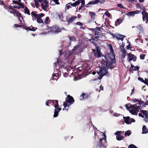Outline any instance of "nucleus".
Wrapping results in <instances>:
<instances>
[{
    "label": "nucleus",
    "instance_id": "nucleus-1",
    "mask_svg": "<svg viewBox=\"0 0 148 148\" xmlns=\"http://www.w3.org/2000/svg\"><path fill=\"white\" fill-rule=\"evenodd\" d=\"M110 53L107 56H104V58L106 60L105 61L103 59L101 62V65H99L100 71H97V74L99 75L97 77L99 79H101L103 77L108 73L107 70L109 69L112 68V64L116 62L115 55L114 50L111 45H110Z\"/></svg>",
    "mask_w": 148,
    "mask_h": 148
},
{
    "label": "nucleus",
    "instance_id": "nucleus-2",
    "mask_svg": "<svg viewBox=\"0 0 148 148\" xmlns=\"http://www.w3.org/2000/svg\"><path fill=\"white\" fill-rule=\"evenodd\" d=\"M62 64H63V62L62 61H59L57 59L56 63H55L54 65V72L52 75V80L56 81L59 78L61 72H60L61 68H59V67L62 66Z\"/></svg>",
    "mask_w": 148,
    "mask_h": 148
},
{
    "label": "nucleus",
    "instance_id": "nucleus-3",
    "mask_svg": "<svg viewBox=\"0 0 148 148\" xmlns=\"http://www.w3.org/2000/svg\"><path fill=\"white\" fill-rule=\"evenodd\" d=\"M47 106H50L51 105L54 106L55 108V111L53 116L55 117L58 116L59 112L61 110V109L58 107V101L55 100L53 101L49 100L47 101L46 102Z\"/></svg>",
    "mask_w": 148,
    "mask_h": 148
},
{
    "label": "nucleus",
    "instance_id": "nucleus-4",
    "mask_svg": "<svg viewBox=\"0 0 148 148\" xmlns=\"http://www.w3.org/2000/svg\"><path fill=\"white\" fill-rule=\"evenodd\" d=\"M125 107L132 114L137 115L138 113L140 110V106H137L136 104L131 105L129 104L125 105Z\"/></svg>",
    "mask_w": 148,
    "mask_h": 148
},
{
    "label": "nucleus",
    "instance_id": "nucleus-5",
    "mask_svg": "<svg viewBox=\"0 0 148 148\" xmlns=\"http://www.w3.org/2000/svg\"><path fill=\"white\" fill-rule=\"evenodd\" d=\"M74 101V99L73 97L69 95L66 98L65 102H64L63 106H64V108L62 109L64 111L66 110L67 111L68 108H66V107H69Z\"/></svg>",
    "mask_w": 148,
    "mask_h": 148
},
{
    "label": "nucleus",
    "instance_id": "nucleus-6",
    "mask_svg": "<svg viewBox=\"0 0 148 148\" xmlns=\"http://www.w3.org/2000/svg\"><path fill=\"white\" fill-rule=\"evenodd\" d=\"M47 31L46 32L41 33V34L46 35L51 33L52 34H58L61 31V29L58 27H53L47 28Z\"/></svg>",
    "mask_w": 148,
    "mask_h": 148
},
{
    "label": "nucleus",
    "instance_id": "nucleus-7",
    "mask_svg": "<svg viewBox=\"0 0 148 148\" xmlns=\"http://www.w3.org/2000/svg\"><path fill=\"white\" fill-rule=\"evenodd\" d=\"M102 134V135L103 137L102 139H101L97 144V146L99 147L100 148H106V147H104V145H105V143L106 142V134L105 133L101 132Z\"/></svg>",
    "mask_w": 148,
    "mask_h": 148
},
{
    "label": "nucleus",
    "instance_id": "nucleus-8",
    "mask_svg": "<svg viewBox=\"0 0 148 148\" xmlns=\"http://www.w3.org/2000/svg\"><path fill=\"white\" fill-rule=\"evenodd\" d=\"M140 113H139L138 116H141L144 118V121L146 122H148V113L147 111L141 110H140Z\"/></svg>",
    "mask_w": 148,
    "mask_h": 148
},
{
    "label": "nucleus",
    "instance_id": "nucleus-9",
    "mask_svg": "<svg viewBox=\"0 0 148 148\" xmlns=\"http://www.w3.org/2000/svg\"><path fill=\"white\" fill-rule=\"evenodd\" d=\"M40 6L43 10L45 11H47V8L49 6V1L47 0H44L42 2H41Z\"/></svg>",
    "mask_w": 148,
    "mask_h": 148
},
{
    "label": "nucleus",
    "instance_id": "nucleus-10",
    "mask_svg": "<svg viewBox=\"0 0 148 148\" xmlns=\"http://www.w3.org/2000/svg\"><path fill=\"white\" fill-rule=\"evenodd\" d=\"M79 46L76 45L74 47L73 49L72 50V52H70L68 53H65V56H67V58L69 57V54L73 53H75L74 54H76L79 51Z\"/></svg>",
    "mask_w": 148,
    "mask_h": 148
},
{
    "label": "nucleus",
    "instance_id": "nucleus-11",
    "mask_svg": "<svg viewBox=\"0 0 148 148\" xmlns=\"http://www.w3.org/2000/svg\"><path fill=\"white\" fill-rule=\"evenodd\" d=\"M60 68V72H62V73H63V75L65 77H66L68 76V74L66 73L67 71V68H66V66L65 64L63 63V64H62V66L59 67V68Z\"/></svg>",
    "mask_w": 148,
    "mask_h": 148
},
{
    "label": "nucleus",
    "instance_id": "nucleus-12",
    "mask_svg": "<svg viewBox=\"0 0 148 148\" xmlns=\"http://www.w3.org/2000/svg\"><path fill=\"white\" fill-rule=\"evenodd\" d=\"M123 118L124 119L125 122L127 124H129L132 122H135V120L133 118H131L129 116L126 117H124Z\"/></svg>",
    "mask_w": 148,
    "mask_h": 148
},
{
    "label": "nucleus",
    "instance_id": "nucleus-13",
    "mask_svg": "<svg viewBox=\"0 0 148 148\" xmlns=\"http://www.w3.org/2000/svg\"><path fill=\"white\" fill-rule=\"evenodd\" d=\"M77 70H75V68H74L73 67L71 68V69H73L74 70V72L72 73L74 74V73H75V75L76 77L77 76H79V75H81V70L82 69L81 67H77Z\"/></svg>",
    "mask_w": 148,
    "mask_h": 148
},
{
    "label": "nucleus",
    "instance_id": "nucleus-14",
    "mask_svg": "<svg viewBox=\"0 0 148 148\" xmlns=\"http://www.w3.org/2000/svg\"><path fill=\"white\" fill-rule=\"evenodd\" d=\"M127 60L129 62L132 60L135 61L136 60V57L134 55L131 54H127Z\"/></svg>",
    "mask_w": 148,
    "mask_h": 148
},
{
    "label": "nucleus",
    "instance_id": "nucleus-15",
    "mask_svg": "<svg viewBox=\"0 0 148 148\" xmlns=\"http://www.w3.org/2000/svg\"><path fill=\"white\" fill-rule=\"evenodd\" d=\"M97 50L93 51L95 56L98 57H101V52L100 51V48L99 47H96Z\"/></svg>",
    "mask_w": 148,
    "mask_h": 148
},
{
    "label": "nucleus",
    "instance_id": "nucleus-16",
    "mask_svg": "<svg viewBox=\"0 0 148 148\" xmlns=\"http://www.w3.org/2000/svg\"><path fill=\"white\" fill-rule=\"evenodd\" d=\"M142 14L143 15V21H146V23H148V14L145 11L142 12Z\"/></svg>",
    "mask_w": 148,
    "mask_h": 148
},
{
    "label": "nucleus",
    "instance_id": "nucleus-17",
    "mask_svg": "<svg viewBox=\"0 0 148 148\" xmlns=\"http://www.w3.org/2000/svg\"><path fill=\"white\" fill-rule=\"evenodd\" d=\"M100 0H95L92 1H90L87 4L85 5V6L86 7H88L91 6V5H94L98 3L99 2Z\"/></svg>",
    "mask_w": 148,
    "mask_h": 148
},
{
    "label": "nucleus",
    "instance_id": "nucleus-18",
    "mask_svg": "<svg viewBox=\"0 0 148 148\" xmlns=\"http://www.w3.org/2000/svg\"><path fill=\"white\" fill-rule=\"evenodd\" d=\"M140 12V11L138 10H136L128 12L127 15L129 16H134L136 14H138Z\"/></svg>",
    "mask_w": 148,
    "mask_h": 148
},
{
    "label": "nucleus",
    "instance_id": "nucleus-19",
    "mask_svg": "<svg viewBox=\"0 0 148 148\" xmlns=\"http://www.w3.org/2000/svg\"><path fill=\"white\" fill-rule=\"evenodd\" d=\"M23 28L27 30L31 31H34L36 30L37 28L35 27H33L32 26H31L30 27H28L27 26H25L23 27Z\"/></svg>",
    "mask_w": 148,
    "mask_h": 148
},
{
    "label": "nucleus",
    "instance_id": "nucleus-20",
    "mask_svg": "<svg viewBox=\"0 0 148 148\" xmlns=\"http://www.w3.org/2000/svg\"><path fill=\"white\" fill-rule=\"evenodd\" d=\"M115 37L118 40H121V41H123L124 38L125 37V36L121 35V34L116 35Z\"/></svg>",
    "mask_w": 148,
    "mask_h": 148
},
{
    "label": "nucleus",
    "instance_id": "nucleus-21",
    "mask_svg": "<svg viewBox=\"0 0 148 148\" xmlns=\"http://www.w3.org/2000/svg\"><path fill=\"white\" fill-rule=\"evenodd\" d=\"M4 8L8 12H9L10 10L13 9V7L12 5H9L8 4L6 5H4Z\"/></svg>",
    "mask_w": 148,
    "mask_h": 148
},
{
    "label": "nucleus",
    "instance_id": "nucleus-22",
    "mask_svg": "<svg viewBox=\"0 0 148 148\" xmlns=\"http://www.w3.org/2000/svg\"><path fill=\"white\" fill-rule=\"evenodd\" d=\"M77 18V16H73L70 17L68 20V22L69 24L70 23H72Z\"/></svg>",
    "mask_w": 148,
    "mask_h": 148
},
{
    "label": "nucleus",
    "instance_id": "nucleus-23",
    "mask_svg": "<svg viewBox=\"0 0 148 148\" xmlns=\"http://www.w3.org/2000/svg\"><path fill=\"white\" fill-rule=\"evenodd\" d=\"M148 133V130H147L146 127V126L144 125L142 128L143 134H145Z\"/></svg>",
    "mask_w": 148,
    "mask_h": 148
},
{
    "label": "nucleus",
    "instance_id": "nucleus-24",
    "mask_svg": "<svg viewBox=\"0 0 148 148\" xmlns=\"http://www.w3.org/2000/svg\"><path fill=\"white\" fill-rule=\"evenodd\" d=\"M122 20L120 18L117 19L115 22V25L116 26H117L120 24L122 23Z\"/></svg>",
    "mask_w": 148,
    "mask_h": 148
},
{
    "label": "nucleus",
    "instance_id": "nucleus-25",
    "mask_svg": "<svg viewBox=\"0 0 148 148\" xmlns=\"http://www.w3.org/2000/svg\"><path fill=\"white\" fill-rule=\"evenodd\" d=\"M80 3V1H79L78 0V1H77L74 3H71V5L72 6L75 7L77 5H79Z\"/></svg>",
    "mask_w": 148,
    "mask_h": 148
},
{
    "label": "nucleus",
    "instance_id": "nucleus-26",
    "mask_svg": "<svg viewBox=\"0 0 148 148\" xmlns=\"http://www.w3.org/2000/svg\"><path fill=\"white\" fill-rule=\"evenodd\" d=\"M89 13L92 19L94 18L95 16V12L90 11L89 12Z\"/></svg>",
    "mask_w": 148,
    "mask_h": 148
},
{
    "label": "nucleus",
    "instance_id": "nucleus-27",
    "mask_svg": "<svg viewBox=\"0 0 148 148\" xmlns=\"http://www.w3.org/2000/svg\"><path fill=\"white\" fill-rule=\"evenodd\" d=\"M124 137L121 135H117L116 136V138L117 140H122L124 138Z\"/></svg>",
    "mask_w": 148,
    "mask_h": 148
},
{
    "label": "nucleus",
    "instance_id": "nucleus-28",
    "mask_svg": "<svg viewBox=\"0 0 148 148\" xmlns=\"http://www.w3.org/2000/svg\"><path fill=\"white\" fill-rule=\"evenodd\" d=\"M16 16L19 18V19H20V18H23V17L22 15H21V13H20L19 12L16 11Z\"/></svg>",
    "mask_w": 148,
    "mask_h": 148
},
{
    "label": "nucleus",
    "instance_id": "nucleus-29",
    "mask_svg": "<svg viewBox=\"0 0 148 148\" xmlns=\"http://www.w3.org/2000/svg\"><path fill=\"white\" fill-rule=\"evenodd\" d=\"M24 11H25V14H27L28 15H30V13L27 7H26L24 9Z\"/></svg>",
    "mask_w": 148,
    "mask_h": 148
},
{
    "label": "nucleus",
    "instance_id": "nucleus-30",
    "mask_svg": "<svg viewBox=\"0 0 148 148\" xmlns=\"http://www.w3.org/2000/svg\"><path fill=\"white\" fill-rule=\"evenodd\" d=\"M87 96L85 95L83 93L82 94V95H81L80 97V100H82L84 98H87Z\"/></svg>",
    "mask_w": 148,
    "mask_h": 148
},
{
    "label": "nucleus",
    "instance_id": "nucleus-31",
    "mask_svg": "<svg viewBox=\"0 0 148 148\" xmlns=\"http://www.w3.org/2000/svg\"><path fill=\"white\" fill-rule=\"evenodd\" d=\"M131 131L129 130L126 131L125 132V136H129L131 135Z\"/></svg>",
    "mask_w": 148,
    "mask_h": 148
},
{
    "label": "nucleus",
    "instance_id": "nucleus-32",
    "mask_svg": "<svg viewBox=\"0 0 148 148\" xmlns=\"http://www.w3.org/2000/svg\"><path fill=\"white\" fill-rule=\"evenodd\" d=\"M11 10V11H9V12L10 13H11V14H13L14 15V16H15V14L16 13V12L17 11V10H15V9H14V8H13V10Z\"/></svg>",
    "mask_w": 148,
    "mask_h": 148
},
{
    "label": "nucleus",
    "instance_id": "nucleus-33",
    "mask_svg": "<svg viewBox=\"0 0 148 148\" xmlns=\"http://www.w3.org/2000/svg\"><path fill=\"white\" fill-rule=\"evenodd\" d=\"M124 133V132H122V131H118L115 133L114 134L115 135L117 136V135H120V134H123Z\"/></svg>",
    "mask_w": 148,
    "mask_h": 148
},
{
    "label": "nucleus",
    "instance_id": "nucleus-34",
    "mask_svg": "<svg viewBox=\"0 0 148 148\" xmlns=\"http://www.w3.org/2000/svg\"><path fill=\"white\" fill-rule=\"evenodd\" d=\"M70 40L75 41L76 40V39L74 36L71 37L70 36H69V37Z\"/></svg>",
    "mask_w": 148,
    "mask_h": 148
},
{
    "label": "nucleus",
    "instance_id": "nucleus-35",
    "mask_svg": "<svg viewBox=\"0 0 148 148\" xmlns=\"http://www.w3.org/2000/svg\"><path fill=\"white\" fill-rule=\"evenodd\" d=\"M44 15L45 14L42 13L38 14V18H40L41 17H43Z\"/></svg>",
    "mask_w": 148,
    "mask_h": 148
},
{
    "label": "nucleus",
    "instance_id": "nucleus-36",
    "mask_svg": "<svg viewBox=\"0 0 148 148\" xmlns=\"http://www.w3.org/2000/svg\"><path fill=\"white\" fill-rule=\"evenodd\" d=\"M92 41L91 39H90L89 40V41L92 42V43L94 44V45L96 47H98V46H97V44L95 41V40L93 39H92Z\"/></svg>",
    "mask_w": 148,
    "mask_h": 148
},
{
    "label": "nucleus",
    "instance_id": "nucleus-37",
    "mask_svg": "<svg viewBox=\"0 0 148 148\" xmlns=\"http://www.w3.org/2000/svg\"><path fill=\"white\" fill-rule=\"evenodd\" d=\"M137 28L139 29L141 32L143 31V27L141 25H139L137 27Z\"/></svg>",
    "mask_w": 148,
    "mask_h": 148
},
{
    "label": "nucleus",
    "instance_id": "nucleus-38",
    "mask_svg": "<svg viewBox=\"0 0 148 148\" xmlns=\"http://www.w3.org/2000/svg\"><path fill=\"white\" fill-rule=\"evenodd\" d=\"M31 15L33 16L35 18H37V14L35 13L34 12L32 11L31 12Z\"/></svg>",
    "mask_w": 148,
    "mask_h": 148
},
{
    "label": "nucleus",
    "instance_id": "nucleus-39",
    "mask_svg": "<svg viewBox=\"0 0 148 148\" xmlns=\"http://www.w3.org/2000/svg\"><path fill=\"white\" fill-rule=\"evenodd\" d=\"M128 148H137L134 145L131 144L129 145Z\"/></svg>",
    "mask_w": 148,
    "mask_h": 148
},
{
    "label": "nucleus",
    "instance_id": "nucleus-40",
    "mask_svg": "<svg viewBox=\"0 0 148 148\" xmlns=\"http://www.w3.org/2000/svg\"><path fill=\"white\" fill-rule=\"evenodd\" d=\"M138 104L140 105L143 104L144 103V102L140 100H139L138 99Z\"/></svg>",
    "mask_w": 148,
    "mask_h": 148
},
{
    "label": "nucleus",
    "instance_id": "nucleus-41",
    "mask_svg": "<svg viewBox=\"0 0 148 148\" xmlns=\"http://www.w3.org/2000/svg\"><path fill=\"white\" fill-rule=\"evenodd\" d=\"M117 6L121 8L125 9V8L122 5L121 3H119L117 4Z\"/></svg>",
    "mask_w": 148,
    "mask_h": 148
},
{
    "label": "nucleus",
    "instance_id": "nucleus-42",
    "mask_svg": "<svg viewBox=\"0 0 148 148\" xmlns=\"http://www.w3.org/2000/svg\"><path fill=\"white\" fill-rule=\"evenodd\" d=\"M121 51L122 54H126L127 53V51L124 49H121Z\"/></svg>",
    "mask_w": 148,
    "mask_h": 148
},
{
    "label": "nucleus",
    "instance_id": "nucleus-43",
    "mask_svg": "<svg viewBox=\"0 0 148 148\" xmlns=\"http://www.w3.org/2000/svg\"><path fill=\"white\" fill-rule=\"evenodd\" d=\"M104 15L107 16L108 17H110V14L108 11L106 12L105 13Z\"/></svg>",
    "mask_w": 148,
    "mask_h": 148
},
{
    "label": "nucleus",
    "instance_id": "nucleus-44",
    "mask_svg": "<svg viewBox=\"0 0 148 148\" xmlns=\"http://www.w3.org/2000/svg\"><path fill=\"white\" fill-rule=\"evenodd\" d=\"M71 3H68L66 5V8L67 9H69V8H71Z\"/></svg>",
    "mask_w": 148,
    "mask_h": 148
},
{
    "label": "nucleus",
    "instance_id": "nucleus-45",
    "mask_svg": "<svg viewBox=\"0 0 148 148\" xmlns=\"http://www.w3.org/2000/svg\"><path fill=\"white\" fill-rule=\"evenodd\" d=\"M38 22L39 23H42L44 24L43 21L40 18H38Z\"/></svg>",
    "mask_w": 148,
    "mask_h": 148
},
{
    "label": "nucleus",
    "instance_id": "nucleus-46",
    "mask_svg": "<svg viewBox=\"0 0 148 148\" xmlns=\"http://www.w3.org/2000/svg\"><path fill=\"white\" fill-rule=\"evenodd\" d=\"M131 100L132 102L134 103L138 102V99H136L132 98Z\"/></svg>",
    "mask_w": 148,
    "mask_h": 148
},
{
    "label": "nucleus",
    "instance_id": "nucleus-47",
    "mask_svg": "<svg viewBox=\"0 0 148 148\" xmlns=\"http://www.w3.org/2000/svg\"><path fill=\"white\" fill-rule=\"evenodd\" d=\"M49 19V18L48 17H46L45 18V20L44 22L46 24H47L48 23V21Z\"/></svg>",
    "mask_w": 148,
    "mask_h": 148
},
{
    "label": "nucleus",
    "instance_id": "nucleus-48",
    "mask_svg": "<svg viewBox=\"0 0 148 148\" xmlns=\"http://www.w3.org/2000/svg\"><path fill=\"white\" fill-rule=\"evenodd\" d=\"M145 55L144 54H141L140 55V59L142 60H143L145 58Z\"/></svg>",
    "mask_w": 148,
    "mask_h": 148
},
{
    "label": "nucleus",
    "instance_id": "nucleus-49",
    "mask_svg": "<svg viewBox=\"0 0 148 148\" xmlns=\"http://www.w3.org/2000/svg\"><path fill=\"white\" fill-rule=\"evenodd\" d=\"M139 67L138 66H134L133 70L134 71H138L139 70Z\"/></svg>",
    "mask_w": 148,
    "mask_h": 148
},
{
    "label": "nucleus",
    "instance_id": "nucleus-50",
    "mask_svg": "<svg viewBox=\"0 0 148 148\" xmlns=\"http://www.w3.org/2000/svg\"><path fill=\"white\" fill-rule=\"evenodd\" d=\"M136 8H137V9H139V8H140V9H141V8H140V4L139 3H137L136 4Z\"/></svg>",
    "mask_w": 148,
    "mask_h": 148
},
{
    "label": "nucleus",
    "instance_id": "nucleus-51",
    "mask_svg": "<svg viewBox=\"0 0 148 148\" xmlns=\"http://www.w3.org/2000/svg\"><path fill=\"white\" fill-rule=\"evenodd\" d=\"M52 1H54L56 4L59 5L60 4V3L58 2L59 0H52Z\"/></svg>",
    "mask_w": 148,
    "mask_h": 148
},
{
    "label": "nucleus",
    "instance_id": "nucleus-52",
    "mask_svg": "<svg viewBox=\"0 0 148 148\" xmlns=\"http://www.w3.org/2000/svg\"><path fill=\"white\" fill-rule=\"evenodd\" d=\"M18 5L21 6L22 8H24V6L22 3L19 2Z\"/></svg>",
    "mask_w": 148,
    "mask_h": 148
},
{
    "label": "nucleus",
    "instance_id": "nucleus-53",
    "mask_svg": "<svg viewBox=\"0 0 148 148\" xmlns=\"http://www.w3.org/2000/svg\"><path fill=\"white\" fill-rule=\"evenodd\" d=\"M76 24L80 26H81L83 25L82 23L80 22H77L76 23Z\"/></svg>",
    "mask_w": 148,
    "mask_h": 148
},
{
    "label": "nucleus",
    "instance_id": "nucleus-54",
    "mask_svg": "<svg viewBox=\"0 0 148 148\" xmlns=\"http://www.w3.org/2000/svg\"><path fill=\"white\" fill-rule=\"evenodd\" d=\"M14 27H23L21 25H18V24H15L14 25Z\"/></svg>",
    "mask_w": 148,
    "mask_h": 148
},
{
    "label": "nucleus",
    "instance_id": "nucleus-55",
    "mask_svg": "<svg viewBox=\"0 0 148 148\" xmlns=\"http://www.w3.org/2000/svg\"><path fill=\"white\" fill-rule=\"evenodd\" d=\"M85 4L84 0H82L81 1V5H84Z\"/></svg>",
    "mask_w": 148,
    "mask_h": 148
},
{
    "label": "nucleus",
    "instance_id": "nucleus-56",
    "mask_svg": "<svg viewBox=\"0 0 148 148\" xmlns=\"http://www.w3.org/2000/svg\"><path fill=\"white\" fill-rule=\"evenodd\" d=\"M12 2H13V3H15V4H18H18L19 3V2L17 1H12Z\"/></svg>",
    "mask_w": 148,
    "mask_h": 148
},
{
    "label": "nucleus",
    "instance_id": "nucleus-57",
    "mask_svg": "<svg viewBox=\"0 0 148 148\" xmlns=\"http://www.w3.org/2000/svg\"><path fill=\"white\" fill-rule=\"evenodd\" d=\"M100 90H99L98 91L99 92L101 90H103V87L101 85V86H100Z\"/></svg>",
    "mask_w": 148,
    "mask_h": 148
},
{
    "label": "nucleus",
    "instance_id": "nucleus-58",
    "mask_svg": "<svg viewBox=\"0 0 148 148\" xmlns=\"http://www.w3.org/2000/svg\"><path fill=\"white\" fill-rule=\"evenodd\" d=\"M13 8H17V9H20V8H21V7L20 6H14V7H13Z\"/></svg>",
    "mask_w": 148,
    "mask_h": 148
},
{
    "label": "nucleus",
    "instance_id": "nucleus-59",
    "mask_svg": "<svg viewBox=\"0 0 148 148\" xmlns=\"http://www.w3.org/2000/svg\"><path fill=\"white\" fill-rule=\"evenodd\" d=\"M124 45L122 44L120 46V48L121 49H124Z\"/></svg>",
    "mask_w": 148,
    "mask_h": 148
},
{
    "label": "nucleus",
    "instance_id": "nucleus-60",
    "mask_svg": "<svg viewBox=\"0 0 148 148\" xmlns=\"http://www.w3.org/2000/svg\"><path fill=\"white\" fill-rule=\"evenodd\" d=\"M34 1H35V6L37 8V0H34Z\"/></svg>",
    "mask_w": 148,
    "mask_h": 148
},
{
    "label": "nucleus",
    "instance_id": "nucleus-61",
    "mask_svg": "<svg viewBox=\"0 0 148 148\" xmlns=\"http://www.w3.org/2000/svg\"><path fill=\"white\" fill-rule=\"evenodd\" d=\"M114 116H119V114L118 113H114Z\"/></svg>",
    "mask_w": 148,
    "mask_h": 148
},
{
    "label": "nucleus",
    "instance_id": "nucleus-62",
    "mask_svg": "<svg viewBox=\"0 0 148 148\" xmlns=\"http://www.w3.org/2000/svg\"><path fill=\"white\" fill-rule=\"evenodd\" d=\"M138 79L140 80L142 82H143V78L140 77L138 78Z\"/></svg>",
    "mask_w": 148,
    "mask_h": 148
},
{
    "label": "nucleus",
    "instance_id": "nucleus-63",
    "mask_svg": "<svg viewBox=\"0 0 148 148\" xmlns=\"http://www.w3.org/2000/svg\"><path fill=\"white\" fill-rule=\"evenodd\" d=\"M130 47V45L129 44L127 46V49H129Z\"/></svg>",
    "mask_w": 148,
    "mask_h": 148
},
{
    "label": "nucleus",
    "instance_id": "nucleus-64",
    "mask_svg": "<svg viewBox=\"0 0 148 148\" xmlns=\"http://www.w3.org/2000/svg\"><path fill=\"white\" fill-rule=\"evenodd\" d=\"M125 54H122V57L123 58H125Z\"/></svg>",
    "mask_w": 148,
    "mask_h": 148
}]
</instances>
